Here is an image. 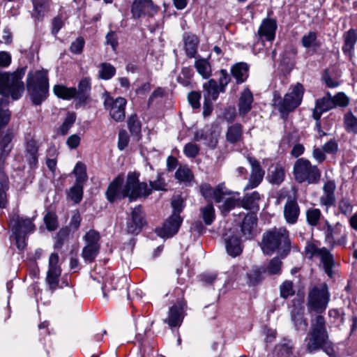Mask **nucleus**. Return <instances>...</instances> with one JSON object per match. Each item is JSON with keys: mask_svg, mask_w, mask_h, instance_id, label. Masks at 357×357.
Returning a JSON list of instances; mask_svg holds the SVG:
<instances>
[{"mask_svg": "<svg viewBox=\"0 0 357 357\" xmlns=\"http://www.w3.org/2000/svg\"><path fill=\"white\" fill-rule=\"evenodd\" d=\"M282 261L278 257H275L270 260L267 266L264 268L266 273L269 275L280 274L282 270Z\"/></svg>", "mask_w": 357, "mask_h": 357, "instance_id": "5fc2aeb1", "label": "nucleus"}, {"mask_svg": "<svg viewBox=\"0 0 357 357\" xmlns=\"http://www.w3.org/2000/svg\"><path fill=\"white\" fill-rule=\"evenodd\" d=\"M342 52L351 59L354 55V47L357 42V29H350L343 34Z\"/></svg>", "mask_w": 357, "mask_h": 357, "instance_id": "bb28decb", "label": "nucleus"}, {"mask_svg": "<svg viewBox=\"0 0 357 357\" xmlns=\"http://www.w3.org/2000/svg\"><path fill=\"white\" fill-rule=\"evenodd\" d=\"M186 308L185 301H178L176 304L169 307L168 317L164 320V322L167 323L171 328L180 326L185 315Z\"/></svg>", "mask_w": 357, "mask_h": 357, "instance_id": "6ab92c4d", "label": "nucleus"}, {"mask_svg": "<svg viewBox=\"0 0 357 357\" xmlns=\"http://www.w3.org/2000/svg\"><path fill=\"white\" fill-rule=\"evenodd\" d=\"M12 231L15 240L17 248L22 250L26 247V236L35 231V225L30 218L13 215L10 220Z\"/></svg>", "mask_w": 357, "mask_h": 357, "instance_id": "9d476101", "label": "nucleus"}, {"mask_svg": "<svg viewBox=\"0 0 357 357\" xmlns=\"http://www.w3.org/2000/svg\"><path fill=\"white\" fill-rule=\"evenodd\" d=\"M26 66L18 68L13 73L0 71V208H4L7 204L6 190L8 189V178L4 172L6 160L8 157L13 145L11 141L13 132L8 130L6 132L1 130L8 123L10 112L4 108L9 104V97L13 100H19L24 91L22 79L26 73Z\"/></svg>", "mask_w": 357, "mask_h": 357, "instance_id": "f257e3e1", "label": "nucleus"}, {"mask_svg": "<svg viewBox=\"0 0 357 357\" xmlns=\"http://www.w3.org/2000/svg\"><path fill=\"white\" fill-rule=\"evenodd\" d=\"M194 71L190 67H183L176 78L177 82L184 87L192 88V77Z\"/></svg>", "mask_w": 357, "mask_h": 357, "instance_id": "37998d69", "label": "nucleus"}, {"mask_svg": "<svg viewBox=\"0 0 357 357\" xmlns=\"http://www.w3.org/2000/svg\"><path fill=\"white\" fill-rule=\"evenodd\" d=\"M91 90L90 79L87 77L82 79L76 89V99L80 102H85L89 98V93Z\"/></svg>", "mask_w": 357, "mask_h": 357, "instance_id": "58836bf2", "label": "nucleus"}, {"mask_svg": "<svg viewBox=\"0 0 357 357\" xmlns=\"http://www.w3.org/2000/svg\"><path fill=\"white\" fill-rule=\"evenodd\" d=\"M324 219L319 208H310L306 211L307 222L312 227H317L319 221Z\"/></svg>", "mask_w": 357, "mask_h": 357, "instance_id": "09e8293b", "label": "nucleus"}, {"mask_svg": "<svg viewBox=\"0 0 357 357\" xmlns=\"http://www.w3.org/2000/svg\"><path fill=\"white\" fill-rule=\"evenodd\" d=\"M293 174L298 183H307L309 185H314L319 183L321 171L309 160L301 158L294 162Z\"/></svg>", "mask_w": 357, "mask_h": 357, "instance_id": "39448f33", "label": "nucleus"}, {"mask_svg": "<svg viewBox=\"0 0 357 357\" xmlns=\"http://www.w3.org/2000/svg\"><path fill=\"white\" fill-rule=\"evenodd\" d=\"M243 137V126L241 124L236 123L228 127L226 139L230 144H236L241 141Z\"/></svg>", "mask_w": 357, "mask_h": 357, "instance_id": "c9c22d12", "label": "nucleus"}, {"mask_svg": "<svg viewBox=\"0 0 357 357\" xmlns=\"http://www.w3.org/2000/svg\"><path fill=\"white\" fill-rule=\"evenodd\" d=\"M104 282L101 287L103 297L108 298L109 293L112 290H121L125 289L127 292L128 299H130V294L128 289L127 277L123 275L121 277H114L112 273H107L103 278Z\"/></svg>", "mask_w": 357, "mask_h": 357, "instance_id": "2eb2a0df", "label": "nucleus"}, {"mask_svg": "<svg viewBox=\"0 0 357 357\" xmlns=\"http://www.w3.org/2000/svg\"><path fill=\"white\" fill-rule=\"evenodd\" d=\"M83 183L75 182L74 185L68 190L67 197L74 204L80 203L83 197Z\"/></svg>", "mask_w": 357, "mask_h": 357, "instance_id": "a18cd8bd", "label": "nucleus"}, {"mask_svg": "<svg viewBox=\"0 0 357 357\" xmlns=\"http://www.w3.org/2000/svg\"><path fill=\"white\" fill-rule=\"evenodd\" d=\"M266 273L264 267H258L252 269L248 273L249 283L251 285H256L263 280V274Z\"/></svg>", "mask_w": 357, "mask_h": 357, "instance_id": "6e6d98bb", "label": "nucleus"}, {"mask_svg": "<svg viewBox=\"0 0 357 357\" xmlns=\"http://www.w3.org/2000/svg\"><path fill=\"white\" fill-rule=\"evenodd\" d=\"M75 119L76 116L74 113H68L62 125L59 127L58 133L62 135H66L74 124Z\"/></svg>", "mask_w": 357, "mask_h": 357, "instance_id": "13d9d810", "label": "nucleus"}, {"mask_svg": "<svg viewBox=\"0 0 357 357\" xmlns=\"http://www.w3.org/2000/svg\"><path fill=\"white\" fill-rule=\"evenodd\" d=\"M261 197L257 191H254L251 193H247L244 195L241 202V206L248 210L258 207V202Z\"/></svg>", "mask_w": 357, "mask_h": 357, "instance_id": "c03bdc74", "label": "nucleus"}, {"mask_svg": "<svg viewBox=\"0 0 357 357\" xmlns=\"http://www.w3.org/2000/svg\"><path fill=\"white\" fill-rule=\"evenodd\" d=\"M325 241L332 248L335 245H345L347 243L346 228L342 224L337 222L332 227L327 220H325L324 228Z\"/></svg>", "mask_w": 357, "mask_h": 357, "instance_id": "4468645a", "label": "nucleus"}, {"mask_svg": "<svg viewBox=\"0 0 357 357\" xmlns=\"http://www.w3.org/2000/svg\"><path fill=\"white\" fill-rule=\"evenodd\" d=\"M69 235V229L68 228L61 229L56 236V241L54 248L60 249L63 245L64 242L67 240Z\"/></svg>", "mask_w": 357, "mask_h": 357, "instance_id": "0e129e2a", "label": "nucleus"}, {"mask_svg": "<svg viewBox=\"0 0 357 357\" xmlns=\"http://www.w3.org/2000/svg\"><path fill=\"white\" fill-rule=\"evenodd\" d=\"M199 39L195 35H190L184 39V48L186 55L190 58H194L197 52Z\"/></svg>", "mask_w": 357, "mask_h": 357, "instance_id": "ea45409f", "label": "nucleus"}, {"mask_svg": "<svg viewBox=\"0 0 357 357\" xmlns=\"http://www.w3.org/2000/svg\"><path fill=\"white\" fill-rule=\"evenodd\" d=\"M195 68L204 79H208L211 76V66L207 59L197 58L195 62Z\"/></svg>", "mask_w": 357, "mask_h": 357, "instance_id": "a19ab883", "label": "nucleus"}, {"mask_svg": "<svg viewBox=\"0 0 357 357\" xmlns=\"http://www.w3.org/2000/svg\"><path fill=\"white\" fill-rule=\"evenodd\" d=\"M127 100L123 97L114 98L107 93L104 94V108L109 112L110 117L116 122H121L126 118Z\"/></svg>", "mask_w": 357, "mask_h": 357, "instance_id": "f8f14e48", "label": "nucleus"}, {"mask_svg": "<svg viewBox=\"0 0 357 357\" xmlns=\"http://www.w3.org/2000/svg\"><path fill=\"white\" fill-rule=\"evenodd\" d=\"M124 178L119 175L109 185L106 191L107 200L112 203L117 199L128 197L130 201L140 197H146L151 194V190L145 182L139 181V174L128 173L126 181L123 185Z\"/></svg>", "mask_w": 357, "mask_h": 357, "instance_id": "f03ea898", "label": "nucleus"}, {"mask_svg": "<svg viewBox=\"0 0 357 357\" xmlns=\"http://www.w3.org/2000/svg\"><path fill=\"white\" fill-rule=\"evenodd\" d=\"M172 207L173 208L172 214L180 215V213L184 208V202L181 196H176L173 198L171 202Z\"/></svg>", "mask_w": 357, "mask_h": 357, "instance_id": "338daca9", "label": "nucleus"}, {"mask_svg": "<svg viewBox=\"0 0 357 357\" xmlns=\"http://www.w3.org/2000/svg\"><path fill=\"white\" fill-rule=\"evenodd\" d=\"M336 185L334 181H328L322 188L323 193L319 197V204L321 206H325L328 210L335 203V192Z\"/></svg>", "mask_w": 357, "mask_h": 357, "instance_id": "393cba45", "label": "nucleus"}, {"mask_svg": "<svg viewBox=\"0 0 357 357\" xmlns=\"http://www.w3.org/2000/svg\"><path fill=\"white\" fill-rule=\"evenodd\" d=\"M183 218L181 215L172 214L163 223L161 227L155 229L156 234L162 238H169L174 236L182 224Z\"/></svg>", "mask_w": 357, "mask_h": 357, "instance_id": "f3484780", "label": "nucleus"}, {"mask_svg": "<svg viewBox=\"0 0 357 357\" xmlns=\"http://www.w3.org/2000/svg\"><path fill=\"white\" fill-rule=\"evenodd\" d=\"M158 11V7L152 0H134L131 6V13L134 18L143 16L153 17Z\"/></svg>", "mask_w": 357, "mask_h": 357, "instance_id": "dca6fc26", "label": "nucleus"}, {"mask_svg": "<svg viewBox=\"0 0 357 357\" xmlns=\"http://www.w3.org/2000/svg\"><path fill=\"white\" fill-rule=\"evenodd\" d=\"M86 243L82 251V257L86 263L90 264L94 261L100 251V234L91 229L84 236Z\"/></svg>", "mask_w": 357, "mask_h": 357, "instance_id": "ddd939ff", "label": "nucleus"}, {"mask_svg": "<svg viewBox=\"0 0 357 357\" xmlns=\"http://www.w3.org/2000/svg\"><path fill=\"white\" fill-rule=\"evenodd\" d=\"M328 339L326 327L325 318L321 314L316 315L311 319V330L306 344L309 353H314L320 349V347Z\"/></svg>", "mask_w": 357, "mask_h": 357, "instance_id": "0eeeda50", "label": "nucleus"}, {"mask_svg": "<svg viewBox=\"0 0 357 357\" xmlns=\"http://www.w3.org/2000/svg\"><path fill=\"white\" fill-rule=\"evenodd\" d=\"M152 325L153 321H151L149 319H147L145 317L138 318L136 321L135 327L137 333L135 335V339L141 344H142L144 336L148 332L151 331Z\"/></svg>", "mask_w": 357, "mask_h": 357, "instance_id": "72a5a7b5", "label": "nucleus"}, {"mask_svg": "<svg viewBox=\"0 0 357 357\" xmlns=\"http://www.w3.org/2000/svg\"><path fill=\"white\" fill-rule=\"evenodd\" d=\"M261 250L265 255H271L277 252L282 258L287 257L291 250L289 233L284 227H274L263 234Z\"/></svg>", "mask_w": 357, "mask_h": 357, "instance_id": "7ed1b4c3", "label": "nucleus"}, {"mask_svg": "<svg viewBox=\"0 0 357 357\" xmlns=\"http://www.w3.org/2000/svg\"><path fill=\"white\" fill-rule=\"evenodd\" d=\"M249 66L245 62L234 64L231 68V73L237 84L245 82L248 77Z\"/></svg>", "mask_w": 357, "mask_h": 357, "instance_id": "473e14b6", "label": "nucleus"}, {"mask_svg": "<svg viewBox=\"0 0 357 357\" xmlns=\"http://www.w3.org/2000/svg\"><path fill=\"white\" fill-rule=\"evenodd\" d=\"M290 92L286 93L282 100L277 104L278 111L283 118L295 110L301 104L304 94V87L301 83L291 86Z\"/></svg>", "mask_w": 357, "mask_h": 357, "instance_id": "1a4fd4ad", "label": "nucleus"}, {"mask_svg": "<svg viewBox=\"0 0 357 357\" xmlns=\"http://www.w3.org/2000/svg\"><path fill=\"white\" fill-rule=\"evenodd\" d=\"M218 132L213 129V128L207 126L196 131L194 135V139L197 142L203 140L206 146L209 148L214 149L218 144Z\"/></svg>", "mask_w": 357, "mask_h": 357, "instance_id": "b1692460", "label": "nucleus"}, {"mask_svg": "<svg viewBox=\"0 0 357 357\" xmlns=\"http://www.w3.org/2000/svg\"><path fill=\"white\" fill-rule=\"evenodd\" d=\"M146 224L142 206L135 207L131 212V218L127 222V231L131 234H138Z\"/></svg>", "mask_w": 357, "mask_h": 357, "instance_id": "412c9836", "label": "nucleus"}, {"mask_svg": "<svg viewBox=\"0 0 357 357\" xmlns=\"http://www.w3.org/2000/svg\"><path fill=\"white\" fill-rule=\"evenodd\" d=\"M219 77L218 79V85L222 93H225L226 87L231 81V77L227 70L221 69L219 73Z\"/></svg>", "mask_w": 357, "mask_h": 357, "instance_id": "bf43d9fd", "label": "nucleus"}, {"mask_svg": "<svg viewBox=\"0 0 357 357\" xmlns=\"http://www.w3.org/2000/svg\"><path fill=\"white\" fill-rule=\"evenodd\" d=\"M199 152V147L194 143H187L183 148V153L187 158H195Z\"/></svg>", "mask_w": 357, "mask_h": 357, "instance_id": "69168bd1", "label": "nucleus"}, {"mask_svg": "<svg viewBox=\"0 0 357 357\" xmlns=\"http://www.w3.org/2000/svg\"><path fill=\"white\" fill-rule=\"evenodd\" d=\"M248 160L251 166V173L248 182L244 188V190H251L259 185L265 174L264 170L256 158L248 157Z\"/></svg>", "mask_w": 357, "mask_h": 357, "instance_id": "aec40b11", "label": "nucleus"}, {"mask_svg": "<svg viewBox=\"0 0 357 357\" xmlns=\"http://www.w3.org/2000/svg\"><path fill=\"white\" fill-rule=\"evenodd\" d=\"M293 345L290 340L279 344L275 347V353L278 357H289L292 353Z\"/></svg>", "mask_w": 357, "mask_h": 357, "instance_id": "4d7b16f0", "label": "nucleus"}, {"mask_svg": "<svg viewBox=\"0 0 357 357\" xmlns=\"http://www.w3.org/2000/svg\"><path fill=\"white\" fill-rule=\"evenodd\" d=\"M257 225V218L255 213H248L241 225L242 236L245 240L252 239L255 236V229Z\"/></svg>", "mask_w": 357, "mask_h": 357, "instance_id": "c85d7f7f", "label": "nucleus"}, {"mask_svg": "<svg viewBox=\"0 0 357 357\" xmlns=\"http://www.w3.org/2000/svg\"><path fill=\"white\" fill-rule=\"evenodd\" d=\"M59 255L57 253H52L49 258L48 271L46 281L52 291H54L59 287V278L61 274V268L59 265Z\"/></svg>", "mask_w": 357, "mask_h": 357, "instance_id": "a211bd4d", "label": "nucleus"}, {"mask_svg": "<svg viewBox=\"0 0 357 357\" xmlns=\"http://www.w3.org/2000/svg\"><path fill=\"white\" fill-rule=\"evenodd\" d=\"M128 128L131 135L139 141L141 137L142 123L136 114L130 115L127 121Z\"/></svg>", "mask_w": 357, "mask_h": 357, "instance_id": "e433bc0d", "label": "nucleus"}, {"mask_svg": "<svg viewBox=\"0 0 357 357\" xmlns=\"http://www.w3.org/2000/svg\"><path fill=\"white\" fill-rule=\"evenodd\" d=\"M223 239L227 253L229 256L236 257L242 253L243 246L240 237L236 234L234 232L227 233L224 235Z\"/></svg>", "mask_w": 357, "mask_h": 357, "instance_id": "4be33fe9", "label": "nucleus"}, {"mask_svg": "<svg viewBox=\"0 0 357 357\" xmlns=\"http://www.w3.org/2000/svg\"><path fill=\"white\" fill-rule=\"evenodd\" d=\"M305 256L313 260L318 259L322 265L325 273L331 278L333 276V268L335 265L333 255L326 248H319L314 243L307 242L305 247Z\"/></svg>", "mask_w": 357, "mask_h": 357, "instance_id": "6e6552de", "label": "nucleus"}, {"mask_svg": "<svg viewBox=\"0 0 357 357\" xmlns=\"http://www.w3.org/2000/svg\"><path fill=\"white\" fill-rule=\"evenodd\" d=\"M335 107L332 96L330 93H327L325 96L319 98L315 102V107L312 110V118L321 119L323 113L326 112Z\"/></svg>", "mask_w": 357, "mask_h": 357, "instance_id": "a878e982", "label": "nucleus"}, {"mask_svg": "<svg viewBox=\"0 0 357 357\" xmlns=\"http://www.w3.org/2000/svg\"><path fill=\"white\" fill-rule=\"evenodd\" d=\"M204 98L206 101H215L222 93L216 80L210 79L203 84Z\"/></svg>", "mask_w": 357, "mask_h": 357, "instance_id": "2f4dec72", "label": "nucleus"}, {"mask_svg": "<svg viewBox=\"0 0 357 357\" xmlns=\"http://www.w3.org/2000/svg\"><path fill=\"white\" fill-rule=\"evenodd\" d=\"M175 178L181 182L190 183L192 181L194 176L189 168L180 167L175 172Z\"/></svg>", "mask_w": 357, "mask_h": 357, "instance_id": "8fccbe9b", "label": "nucleus"}, {"mask_svg": "<svg viewBox=\"0 0 357 357\" xmlns=\"http://www.w3.org/2000/svg\"><path fill=\"white\" fill-rule=\"evenodd\" d=\"M284 179V172L283 168L277 165L269 169L267 175V180L273 185H280Z\"/></svg>", "mask_w": 357, "mask_h": 357, "instance_id": "4c0bfd02", "label": "nucleus"}, {"mask_svg": "<svg viewBox=\"0 0 357 357\" xmlns=\"http://www.w3.org/2000/svg\"><path fill=\"white\" fill-rule=\"evenodd\" d=\"M330 301L328 285L323 282L313 286L308 291L307 307L310 313L321 314L326 310Z\"/></svg>", "mask_w": 357, "mask_h": 357, "instance_id": "423d86ee", "label": "nucleus"}, {"mask_svg": "<svg viewBox=\"0 0 357 357\" xmlns=\"http://www.w3.org/2000/svg\"><path fill=\"white\" fill-rule=\"evenodd\" d=\"M328 316L333 319V323L336 326H339L344 321V312L342 309H331L328 311Z\"/></svg>", "mask_w": 357, "mask_h": 357, "instance_id": "680f3d73", "label": "nucleus"}, {"mask_svg": "<svg viewBox=\"0 0 357 357\" xmlns=\"http://www.w3.org/2000/svg\"><path fill=\"white\" fill-rule=\"evenodd\" d=\"M73 174L75 176V182L79 183H84L87 180V174L86 166L81 162H77L73 169Z\"/></svg>", "mask_w": 357, "mask_h": 357, "instance_id": "603ef678", "label": "nucleus"}, {"mask_svg": "<svg viewBox=\"0 0 357 357\" xmlns=\"http://www.w3.org/2000/svg\"><path fill=\"white\" fill-rule=\"evenodd\" d=\"M26 89L32 102L40 105L48 96L47 71L43 69L29 72L26 77Z\"/></svg>", "mask_w": 357, "mask_h": 357, "instance_id": "20e7f679", "label": "nucleus"}, {"mask_svg": "<svg viewBox=\"0 0 357 357\" xmlns=\"http://www.w3.org/2000/svg\"><path fill=\"white\" fill-rule=\"evenodd\" d=\"M254 98L252 92L246 88L241 92L238 104V114L245 116L252 109Z\"/></svg>", "mask_w": 357, "mask_h": 357, "instance_id": "c756f323", "label": "nucleus"}, {"mask_svg": "<svg viewBox=\"0 0 357 357\" xmlns=\"http://www.w3.org/2000/svg\"><path fill=\"white\" fill-rule=\"evenodd\" d=\"M339 212L346 217L351 215L354 206L348 197H342L337 203Z\"/></svg>", "mask_w": 357, "mask_h": 357, "instance_id": "864d4df0", "label": "nucleus"}, {"mask_svg": "<svg viewBox=\"0 0 357 357\" xmlns=\"http://www.w3.org/2000/svg\"><path fill=\"white\" fill-rule=\"evenodd\" d=\"M38 142L31 139L26 141L25 144L24 157L29 167L32 169L36 168L38 163Z\"/></svg>", "mask_w": 357, "mask_h": 357, "instance_id": "cd10ccee", "label": "nucleus"}, {"mask_svg": "<svg viewBox=\"0 0 357 357\" xmlns=\"http://www.w3.org/2000/svg\"><path fill=\"white\" fill-rule=\"evenodd\" d=\"M54 94L62 99L70 100L72 98L76 99V88L66 87L63 85H55L54 86Z\"/></svg>", "mask_w": 357, "mask_h": 357, "instance_id": "79ce46f5", "label": "nucleus"}, {"mask_svg": "<svg viewBox=\"0 0 357 357\" xmlns=\"http://www.w3.org/2000/svg\"><path fill=\"white\" fill-rule=\"evenodd\" d=\"M43 1V0H33V15L38 20H42L45 15V3Z\"/></svg>", "mask_w": 357, "mask_h": 357, "instance_id": "e2e57ef3", "label": "nucleus"}, {"mask_svg": "<svg viewBox=\"0 0 357 357\" xmlns=\"http://www.w3.org/2000/svg\"><path fill=\"white\" fill-rule=\"evenodd\" d=\"M301 42L303 47L313 52H315L321 46V43L317 38V33L314 31L304 34Z\"/></svg>", "mask_w": 357, "mask_h": 357, "instance_id": "f704fd0d", "label": "nucleus"}, {"mask_svg": "<svg viewBox=\"0 0 357 357\" xmlns=\"http://www.w3.org/2000/svg\"><path fill=\"white\" fill-rule=\"evenodd\" d=\"M288 307L291 320L295 329L298 331L305 332L307 330L308 323L307 319L304 317V298L299 296L295 297L291 301Z\"/></svg>", "mask_w": 357, "mask_h": 357, "instance_id": "9b49d317", "label": "nucleus"}, {"mask_svg": "<svg viewBox=\"0 0 357 357\" xmlns=\"http://www.w3.org/2000/svg\"><path fill=\"white\" fill-rule=\"evenodd\" d=\"M277 28L275 19L270 17L264 19L258 30L260 39L271 43L275 40Z\"/></svg>", "mask_w": 357, "mask_h": 357, "instance_id": "5701e85b", "label": "nucleus"}, {"mask_svg": "<svg viewBox=\"0 0 357 357\" xmlns=\"http://www.w3.org/2000/svg\"><path fill=\"white\" fill-rule=\"evenodd\" d=\"M300 214L299 206L295 199H288L284 207V216L287 223L295 224Z\"/></svg>", "mask_w": 357, "mask_h": 357, "instance_id": "7c9ffc66", "label": "nucleus"}, {"mask_svg": "<svg viewBox=\"0 0 357 357\" xmlns=\"http://www.w3.org/2000/svg\"><path fill=\"white\" fill-rule=\"evenodd\" d=\"M44 222L49 231H54L58 227V222L54 214L48 212L44 217Z\"/></svg>", "mask_w": 357, "mask_h": 357, "instance_id": "774afa93", "label": "nucleus"}, {"mask_svg": "<svg viewBox=\"0 0 357 357\" xmlns=\"http://www.w3.org/2000/svg\"><path fill=\"white\" fill-rule=\"evenodd\" d=\"M295 294V291L293 287V282L289 280L283 282L280 286V296L287 299L288 297L293 296Z\"/></svg>", "mask_w": 357, "mask_h": 357, "instance_id": "052dcab7", "label": "nucleus"}, {"mask_svg": "<svg viewBox=\"0 0 357 357\" xmlns=\"http://www.w3.org/2000/svg\"><path fill=\"white\" fill-rule=\"evenodd\" d=\"M200 215L206 225H211L215 220V209L212 204L200 208Z\"/></svg>", "mask_w": 357, "mask_h": 357, "instance_id": "de8ad7c7", "label": "nucleus"}, {"mask_svg": "<svg viewBox=\"0 0 357 357\" xmlns=\"http://www.w3.org/2000/svg\"><path fill=\"white\" fill-rule=\"evenodd\" d=\"M345 130L348 132L357 134V117L351 112H347L344 117Z\"/></svg>", "mask_w": 357, "mask_h": 357, "instance_id": "3c124183", "label": "nucleus"}, {"mask_svg": "<svg viewBox=\"0 0 357 357\" xmlns=\"http://www.w3.org/2000/svg\"><path fill=\"white\" fill-rule=\"evenodd\" d=\"M98 77L101 79L109 80L116 74V68L109 63L103 62L98 66Z\"/></svg>", "mask_w": 357, "mask_h": 357, "instance_id": "49530a36", "label": "nucleus"}]
</instances>
